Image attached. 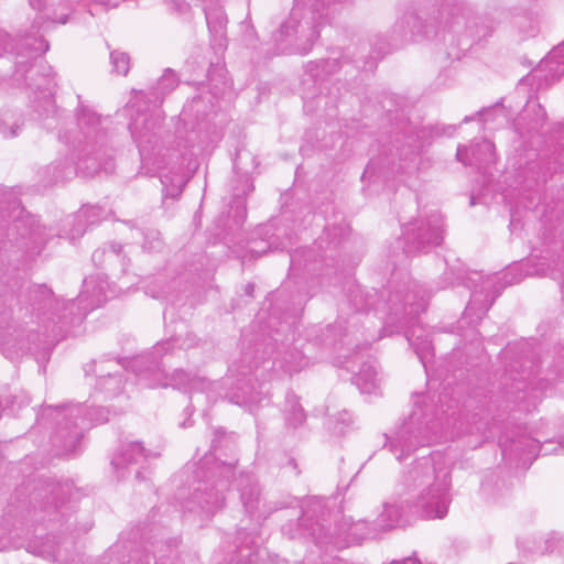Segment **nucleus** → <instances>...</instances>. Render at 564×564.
<instances>
[{
	"label": "nucleus",
	"mask_w": 564,
	"mask_h": 564,
	"mask_svg": "<svg viewBox=\"0 0 564 564\" xmlns=\"http://www.w3.org/2000/svg\"><path fill=\"white\" fill-rule=\"evenodd\" d=\"M30 6L37 11L33 21L31 33L20 35L10 52L14 55L13 80L30 89L34 97L31 98V108L36 119L48 129H57L64 124L62 116L55 106L53 98L56 87L55 74L50 65L43 61L37 62L40 54L48 50V43L37 36L40 31H46L51 24L67 22V12L61 14L45 13L47 0H29ZM10 36L6 43V48ZM78 98L76 113L77 130L68 134L67 131L58 132V138L73 145L70 158L56 160L47 165L42 174L45 185L63 183L76 175L91 177L99 172L111 174L115 171V162L108 148V133L104 127V120L88 107L84 106Z\"/></svg>",
	"instance_id": "1"
},
{
	"label": "nucleus",
	"mask_w": 564,
	"mask_h": 564,
	"mask_svg": "<svg viewBox=\"0 0 564 564\" xmlns=\"http://www.w3.org/2000/svg\"><path fill=\"white\" fill-rule=\"evenodd\" d=\"M107 289L106 282L88 278L77 301L65 302L46 284L30 285L22 295V324L6 334L1 343L3 355L15 360L58 341L70 324L82 322L89 311L107 301Z\"/></svg>",
	"instance_id": "2"
},
{
	"label": "nucleus",
	"mask_w": 564,
	"mask_h": 564,
	"mask_svg": "<svg viewBox=\"0 0 564 564\" xmlns=\"http://www.w3.org/2000/svg\"><path fill=\"white\" fill-rule=\"evenodd\" d=\"M441 0H416L412 8L397 19L391 29V45L419 39L440 40L446 46L449 59H460L476 42L489 36L491 28L474 15L463 2L437 9Z\"/></svg>",
	"instance_id": "3"
},
{
	"label": "nucleus",
	"mask_w": 564,
	"mask_h": 564,
	"mask_svg": "<svg viewBox=\"0 0 564 564\" xmlns=\"http://www.w3.org/2000/svg\"><path fill=\"white\" fill-rule=\"evenodd\" d=\"M441 409L435 404L434 398L417 393L413 397V410L410 416L401 424L395 437H387L386 447L393 453L398 460H402L419 446H427L441 441L454 440L465 434L480 433L482 438L487 435L482 427L485 423L473 424L463 421L456 412L457 402L448 399L444 393L438 397Z\"/></svg>",
	"instance_id": "4"
},
{
	"label": "nucleus",
	"mask_w": 564,
	"mask_h": 564,
	"mask_svg": "<svg viewBox=\"0 0 564 564\" xmlns=\"http://www.w3.org/2000/svg\"><path fill=\"white\" fill-rule=\"evenodd\" d=\"M237 462L217 458L209 464V459L205 457L195 471L196 480L193 492L184 503L185 511L196 513L202 519L213 517L225 506L226 491L234 482L245 511L254 516L259 508L261 489L252 474L237 471Z\"/></svg>",
	"instance_id": "5"
},
{
	"label": "nucleus",
	"mask_w": 564,
	"mask_h": 564,
	"mask_svg": "<svg viewBox=\"0 0 564 564\" xmlns=\"http://www.w3.org/2000/svg\"><path fill=\"white\" fill-rule=\"evenodd\" d=\"M178 337H172L156 344L151 351L133 359L131 366L139 382L148 388L173 387L175 389L185 390L188 388L191 390L204 391L208 394V398L212 393H217L219 397H223L220 390L224 383L220 381H207L204 378L193 376L182 369L174 370L171 376L166 375V361L164 359L167 358L169 355L174 354L176 348L181 349L183 347V344H178ZM250 383L251 379L248 378L247 382L238 388L239 392L231 394L226 392L224 397L228 398L231 403L241 406L252 408L253 405H258L263 400L262 391H256L254 387Z\"/></svg>",
	"instance_id": "6"
},
{
	"label": "nucleus",
	"mask_w": 564,
	"mask_h": 564,
	"mask_svg": "<svg viewBox=\"0 0 564 564\" xmlns=\"http://www.w3.org/2000/svg\"><path fill=\"white\" fill-rule=\"evenodd\" d=\"M74 486L69 481L56 482L53 480L39 481L31 494V503L36 520L45 523L50 531L46 538H35L26 545V551L52 561H58L61 556L57 542V534L85 533L91 525L86 523L78 528L76 521L72 520L73 506L67 505L73 497Z\"/></svg>",
	"instance_id": "7"
},
{
	"label": "nucleus",
	"mask_w": 564,
	"mask_h": 564,
	"mask_svg": "<svg viewBox=\"0 0 564 564\" xmlns=\"http://www.w3.org/2000/svg\"><path fill=\"white\" fill-rule=\"evenodd\" d=\"M376 292L365 293L359 286H356L351 291L350 302L357 312L369 311L371 307L376 312L387 310V326L397 324L398 328L404 329L405 338L425 366V360L432 356V341L429 335L417 334V329L412 325L420 313L426 308L425 291L421 285L412 282L402 291L390 292L387 302L376 303Z\"/></svg>",
	"instance_id": "8"
},
{
	"label": "nucleus",
	"mask_w": 564,
	"mask_h": 564,
	"mask_svg": "<svg viewBox=\"0 0 564 564\" xmlns=\"http://www.w3.org/2000/svg\"><path fill=\"white\" fill-rule=\"evenodd\" d=\"M328 516L327 501L323 498H311L302 508L299 524L308 531L316 544L339 546L341 542L360 543L382 535L375 521H354L352 518H345L343 523L333 529L328 523Z\"/></svg>",
	"instance_id": "9"
},
{
	"label": "nucleus",
	"mask_w": 564,
	"mask_h": 564,
	"mask_svg": "<svg viewBox=\"0 0 564 564\" xmlns=\"http://www.w3.org/2000/svg\"><path fill=\"white\" fill-rule=\"evenodd\" d=\"M329 0H294L288 18L273 34L281 53L307 54L326 22V7Z\"/></svg>",
	"instance_id": "10"
},
{
	"label": "nucleus",
	"mask_w": 564,
	"mask_h": 564,
	"mask_svg": "<svg viewBox=\"0 0 564 564\" xmlns=\"http://www.w3.org/2000/svg\"><path fill=\"white\" fill-rule=\"evenodd\" d=\"M109 410L99 406L88 409L83 404H66L46 406L39 422L45 424L47 420L55 421V432L52 437L58 454L72 456L80 447L84 431L96 424L106 423L109 420Z\"/></svg>",
	"instance_id": "11"
},
{
	"label": "nucleus",
	"mask_w": 564,
	"mask_h": 564,
	"mask_svg": "<svg viewBox=\"0 0 564 564\" xmlns=\"http://www.w3.org/2000/svg\"><path fill=\"white\" fill-rule=\"evenodd\" d=\"M444 280L447 281V285H464L467 289L473 290L471 299L466 306L464 316L460 319V324L469 319V323H478L481 321L490 306L492 305L496 295L489 293L490 288L494 286V278L484 276L481 273L476 271L457 270L454 272L449 270L445 272Z\"/></svg>",
	"instance_id": "12"
},
{
	"label": "nucleus",
	"mask_w": 564,
	"mask_h": 564,
	"mask_svg": "<svg viewBox=\"0 0 564 564\" xmlns=\"http://www.w3.org/2000/svg\"><path fill=\"white\" fill-rule=\"evenodd\" d=\"M403 250L408 256L429 252L444 238V220L441 213L419 215L403 227Z\"/></svg>",
	"instance_id": "13"
},
{
	"label": "nucleus",
	"mask_w": 564,
	"mask_h": 564,
	"mask_svg": "<svg viewBox=\"0 0 564 564\" xmlns=\"http://www.w3.org/2000/svg\"><path fill=\"white\" fill-rule=\"evenodd\" d=\"M451 469H443L438 480L422 488L410 499L413 513L424 519H443L451 505Z\"/></svg>",
	"instance_id": "14"
},
{
	"label": "nucleus",
	"mask_w": 564,
	"mask_h": 564,
	"mask_svg": "<svg viewBox=\"0 0 564 564\" xmlns=\"http://www.w3.org/2000/svg\"><path fill=\"white\" fill-rule=\"evenodd\" d=\"M443 469H451L446 457L441 452H432L415 459L401 475L400 482L406 491L416 494L438 480Z\"/></svg>",
	"instance_id": "15"
},
{
	"label": "nucleus",
	"mask_w": 564,
	"mask_h": 564,
	"mask_svg": "<svg viewBox=\"0 0 564 564\" xmlns=\"http://www.w3.org/2000/svg\"><path fill=\"white\" fill-rule=\"evenodd\" d=\"M499 443L503 458L510 462L514 460L517 465L520 466L531 464L540 451H543L544 455L553 453V451L546 448L545 445H541L538 440L529 436H520L517 440H511L510 442H508L507 438L501 437ZM554 453H564L563 445L560 444L558 447L554 449Z\"/></svg>",
	"instance_id": "16"
},
{
	"label": "nucleus",
	"mask_w": 564,
	"mask_h": 564,
	"mask_svg": "<svg viewBox=\"0 0 564 564\" xmlns=\"http://www.w3.org/2000/svg\"><path fill=\"white\" fill-rule=\"evenodd\" d=\"M122 367L117 360H101L87 365L85 372L97 377L95 393H104L106 398L118 395L122 391Z\"/></svg>",
	"instance_id": "17"
},
{
	"label": "nucleus",
	"mask_w": 564,
	"mask_h": 564,
	"mask_svg": "<svg viewBox=\"0 0 564 564\" xmlns=\"http://www.w3.org/2000/svg\"><path fill=\"white\" fill-rule=\"evenodd\" d=\"M156 456L158 454L147 451L139 442H127L122 443L112 456L111 466L120 479L127 476L131 465H138L149 457Z\"/></svg>",
	"instance_id": "18"
},
{
	"label": "nucleus",
	"mask_w": 564,
	"mask_h": 564,
	"mask_svg": "<svg viewBox=\"0 0 564 564\" xmlns=\"http://www.w3.org/2000/svg\"><path fill=\"white\" fill-rule=\"evenodd\" d=\"M413 512L410 499L384 502L382 511L375 520L381 534L408 523V514Z\"/></svg>",
	"instance_id": "19"
},
{
	"label": "nucleus",
	"mask_w": 564,
	"mask_h": 564,
	"mask_svg": "<svg viewBox=\"0 0 564 564\" xmlns=\"http://www.w3.org/2000/svg\"><path fill=\"white\" fill-rule=\"evenodd\" d=\"M456 158L464 165L481 169L495 162V145L487 139L473 143L469 149L459 145Z\"/></svg>",
	"instance_id": "20"
},
{
	"label": "nucleus",
	"mask_w": 564,
	"mask_h": 564,
	"mask_svg": "<svg viewBox=\"0 0 564 564\" xmlns=\"http://www.w3.org/2000/svg\"><path fill=\"white\" fill-rule=\"evenodd\" d=\"M237 541L239 542L236 563L235 564H258L260 551L257 545V538L246 529L237 532Z\"/></svg>",
	"instance_id": "21"
},
{
	"label": "nucleus",
	"mask_w": 564,
	"mask_h": 564,
	"mask_svg": "<svg viewBox=\"0 0 564 564\" xmlns=\"http://www.w3.org/2000/svg\"><path fill=\"white\" fill-rule=\"evenodd\" d=\"M91 260L99 267H115L119 264L122 267V270H124L128 262L126 254L122 253V246L116 242H110L109 245L95 250L93 252Z\"/></svg>",
	"instance_id": "22"
},
{
	"label": "nucleus",
	"mask_w": 564,
	"mask_h": 564,
	"mask_svg": "<svg viewBox=\"0 0 564 564\" xmlns=\"http://www.w3.org/2000/svg\"><path fill=\"white\" fill-rule=\"evenodd\" d=\"M379 375L373 361L364 362L352 377V382L361 393H373L379 387Z\"/></svg>",
	"instance_id": "23"
},
{
	"label": "nucleus",
	"mask_w": 564,
	"mask_h": 564,
	"mask_svg": "<svg viewBox=\"0 0 564 564\" xmlns=\"http://www.w3.org/2000/svg\"><path fill=\"white\" fill-rule=\"evenodd\" d=\"M24 127V119L20 111L10 108L0 110V134L6 138H15Z\"/></svg>",
	"instance_id": "24"
},
{
	"label": "nucleus",
	"mask_w": 564,
	"mask_h": 564,
	"mask_svg": "<svg viewBox=\"0 0 564 564\" xmlns=\"http://www.w3.org/2000/svg\"><path fill=\"white\" fill-rule=\"evenodd\" d=\"M86 231V224L78 210L75 214H70L61 220L59 230L57 232L58 238L74 241L82 237Z\"/></svg>",
	"instance_id": "25"
},
{
	"label": "nucleus",
	"mask_w": 564,
	"mask_h": 564,
	"mask_svg": "<svg viewBox=\"0 0 564 564\" xmlns=\"http://www.w3.org/2000/svg\"><path fill=\"white\" fill-rule=\"evenodd\" d=\"M155 122L153 120H149L144 116L137 117L130 122L129 129L131 135L138 143L139 148H142L144 143L151 142V137L155 134Z\"/></svg>",
	"instance_id": "26"
},
{
	"label": "nucleus",
	"mask_w": 564,
	"mask_h": 564,
	"mask_svg": "<svg viewBox=\"0 0 564 564\" xmlns=\"http://www.w3.org/2000/svg\"><path fill=\"white\" fill-rule=\"evenodd\" d=\"M540 68L547 70L552 80L564 76V42L549 53L546 58L541 62Z\"/></svg>",
	"instance_id": "27"
},
{
	"label": "nucleus",
	"mask_w": 564,
	"mask_h": 564,
	"mask_svg": "<svg viewBox=\"0 0 564 564\" xmlns=\"http://www.w3.org/2000/svg\"><path fill=\"white\" fill-rule=\"evenodd\" d=\"M284 419L289 427L296 429L302 425L306 419L305 412L293 393H288L284 405Z\"/></svg>",
	"instance_id": "28"
},
{
	"label": "nucleus",
	"mask_w": 564,
	"mask_h": 564,
	"mask_svg": "<svg viewBox=\"0 0 564 564\" xmlns=\"http://www.w3.org/2000/svg\"><path fill=\"white\" fill-rule=\"evenodd\" d=\"M204 12L209 32L214 36L223 39L227 23L224 10L219 7H209L204 8Z\"/></svg>",
	"instance_id": "29"
},
{
	"label": "nucleus",
	"mask_w": 564,
	"mask_h": 564,
	"mask_svg": "<svg viewBox=\"0 0 564 564\" xmlns=\"http://www.w3.org/2000/svg\"><path fill=\"white\" fill-rule=\"evenodd\" d=\"M178 85V78L173 69L166 68L153 88L155 102H162L163 97L170 94Z\"/></svg>",
	"instance_id": "30"
},
{
	"label": "nucleus",
	"mask_w": 564,
	"mask_h": 564,
	"mask_svg": "<svg viewBox=\"0 0 564 564\" xmlns=\"http://www.w3.org/2000/svg\"><path fill=\"white\" fill-rule=\"evenodd\" d=\"M160 178L163 186L164 196L171 198H177L186 183L184 175L180 172L163 174Z\"/></svg>",
	"instance_id": "31"
},
{
	"label": "nucleus",
	"mask_w": 564,
	"mask_h": 564,
	"mask_svg": "<svg viewBox=\"0 0 564 564\" xmlns=\"http://www.w3.org/2000/svg\"><path fill=\"white\" fill-rule=\"evenodd\" d=\"M531 113H533V117L530 119L529 130H538L546 119V111L535 100H529L521 112L520 120L528 119Z\"/></svg>",
	"instance_id": "32"
},
{
	"label": "nucleus",
	"mask_w": 564,
	"mask_h": 564,
	"mask_svg": "<svg viewBox=\"0 0 564 564\" xmlns=\"http://www.w3.org/2000/svg\"><path fill=\"white\" fill-rule=\"evenodd\" d=\"M276 365L281 369H283L288 373H293L300 371L305 365L306 361L304 360V357L299 351H290L288 352L283 359H274L271 362V368H274Z\"/></svg>",
	"instance_id": "33"
},
{
	"label": "nucleus",
	"mask_w": 564,
	"mask_h": 564,
	"mask_svg": "<svg viewBox=\"0 0 564 564\" xmlns=\"http://www.w3.org/2000/svg\"><path fill=\"white\" fill-rule=\"evenodd\" d=\"M352 422L350 413L344 410L337 414H329L326 420V425L332 433L343 435L349 430Z\"/></svg>",
	"instance_id": "34"
},
{
	"label": "nucleus",
	"mask_w": 564,
	"mask_h": 564,
	"mask_svg": "<svg viewBox=\"0 0 564 564\" xmlns=\"http://www.w3.org/2000/svg\"><path fill=\"white\" fill-rule=\"evenodd\" d=\"M79 212L86 224V229L107 217V210L99 205H84Z\"/></svg>",
	"instance_id": "35"
},
{
	"label": "nucleus",
	"mask_w": 564,
	"mask_h": 564,
	"mask_svg": "<svg viewBox=\"0 0 564 564\" xmlns=\"http://www.w3.org/2000/svg\"><path fill=\"white\" fill-rule=\"evenodd\" d=\"M327 332L330 335L339 336L340 341L346 346H355L357 349H360L359 344L356 343L357 336L356 332L348 329V327H344L341 322H337L335 325L329 326Z\"/></svg>",
	"instance_id": "36"
},
{
	"label": "nucleus",
	"mask_w": 564,
	"mask_h": 564,
	"mask_svg": "<svg viewBox=\"0 0 564 564\" xmlns=\"http://www.w3.org/2000/svg\"><path fill=\"white\" fill-rule=\"evenodd\" d=\"M110 63L112 65V72L118 75H127L130 69V57L124 52L117 50L110 52Z\"/></svg>",
	"instance_id": "37"
},
{
	"label": "nucleus",
	"mask_w": 564,
	"mask_h": 564,
	"mask_svg": "<svg viewBox=\"0 0 564 564\" xmlns=\"http://www.w3.org/2000/svg\"><path fill=\"white\" fill-rule=\"evenodd\" d=\"M203 102L202 96H195L191 102L186 104L183 107V110L181 112V116L184 121H188L192 117H195V119H199V106Z\"/></svg>",
	"instance_id": "38"
},
{
	"label": "nucleus",
	"mask_w": 564,
	"mask_h": 564,
	"mask_svg": "<svg viewBox=\"0 0 564 564\" xmlns=\"http://www.w3.org/2000/svg\"><path fill=\"white\" fill-rule=\"evenodd\" d=\"M145 293L153 299L166 300L169 297L167 286L158 284L156 282L147 285Z\"/></svg>",
	"instance_id": "39"
},
{
	"label": "nucleus",
	"mask_w": 564,
	"mask_h": 564,
	"mask_svg": "<svg viewBox=\"0 0 564 564\" xmlns=\"http://www.w3.org/2000/svg\"><path fill=\"white\" fill-rule=\"evenodd\" d=\"M498 111L501 112L500 109H484L481 111H478L474 116H466L463 119V123H467V122H469L471 120H475L476 118H479L484 122H487L489 120V118L494 117Z\"/></svg>",
	"instance_id": "40"
},
{
	"label": "nucleus",
	"mask_w": 564,
	"mask_h": 564,
	"mask_svg": "<svg viewBox=\"0 0 564 564\" xmlns=\"http://www.w3.org/2000/svg\"><path fill=\"white\" fill-rule=\"evenodd\" d=\"M132 558L133 564H164L163 561L158 562L154 555H150L148 553L141 554L140 552H137Z\"/></svg>",
	"instance_id": "41"
},
{
	"label": "nucleus",
	"mask_w": 564,
	"mask_h": 564,
	"mask_svg": "<svg viewBox=\"0 0 564 564\" xmlns=\"http://www.w3.org/2000/svg\"><path fill=\"white\" fill-rule=\"evenodd\" d=\"M259 366H260V362L258 360H254L253 365L243 366L242 369H235L234 366H231L229 368V371H231V372L237 371V373L239 376H242L243 378H246L247 376L251 375L252 370L254 369V377L257 378L258 377L257 372H258Z\"/></svg>",
	"instance_id": "42"
},
{
	"label": "nucleus",
	"mask_w": 564,
	"mask_h": 564,
	"mask_svg": "<svg viewBox=\"0 0 564 564\" xmlns=\"http://www.w3.org/2000/svg\"><path fill=\"white\" fill-rule=\"evenodd\" d=\"M161 245L162 243H161V240L159 238V234L158 232H152L151 240L148 237L145 238V241L143 243V248L147 249L148 251H155V250H159Z\"/></svg>",
	"instance_id": "43"
},
{
	"label": "nucleus",
	"mask_w": 564,
	"mask_h": 564,
	"mask_svg": "<svg viewBox=\"0 0 564 564\" xmlns=\"http://www.w3.org/2000/svg\"><path fill=\"white\" fill-rule=\"evenodd\" d=\"M408 144L410 148V153L412 155L417 154L420 152V150L422 149V142L419 140V137H416L415 139L412 137H409Z\"/></svg>",
	"instance_id": "44"
},
{
	"label": "nucleus",
	"mask_w": 564,
	"mask_h": 564,
	"mask_svg": "<svg viewBox=\"0 0 564 564\" xmlns=\"http://www.w3.org/2000/svg\"><path fill=\"white\" fill-rule=\"evenodd\" d=\"M539 273L543 274V275H550L552 279L561 278V274L554 268H552V269L547 268V270L541 269V271Z\"/></svg>",
	"instance_id": "45"
},
{
	"label": "nucleus",
	"mask_w": 564,
	"mask_h": 564,
	"mask_svg": "<svg viewBox=\"0 0 564 564\" xmlns=\"http://www.w3.org/2000/svg\"><path fill=\"white\" fill-rule=\"evenodd\" d=\"M390 564H422L416 557H406L400 561H393Z\"/></svg>",
	"instance_id": "46"
},
{
	"label": "nucleus",
	"mask_w": 564,
	"mask_h": 564,
	"mask_svg": "<svg viewBox=\"0 0 564 564\" xmlns=\"http://www.w3.org/2000/svg\"><path fill=\"white\" fill-rule=\"evenodd\" d=\"M220 434H224V431H221L220 429L215 431V437L212 442V448L214 451H216L218 448V437Z\"/></svg>",
	"instance_id": "47"
},
{
	"label": "nucleus",
	"mask_w": 564,
	"mask_h": 564,
	"mask_svg": "<svg viewBox=\"0 0 564 564\" xmlns=\"http://www.w3.org/2000/svg\"><path fill=\"white\" fill-rule=\"evenodd\" d=\"M372 172H373L372 164H368L367 167L365 169V172H364L361 178L365 180L366 177H371Z\"/></svg>",
	"instance_id": "48"
},
{
	"label": "nucleus",
	"mask_w": 564,
	"mask_h": 564,
	"mask_svg": "<svg viewBox=\"0 0 564 564\" xmlns=\"http://www.w3.org/2000/svg\"><path fill=\"white\" fill-rule=\"evenodd\" d=\"M188 8H189V6L184 1L176 3V9L181 12L187 11Z\"/></svg>",
	"instance_id": "49"
},
{
	"label": "nucleus",
	"mask_w": 564,
	"mask_h": 564,
	"mask_svg": "<svg viewBox=\"0 0 564 564\" xmlns=\"http://www.w3.org/2000/svg\"><path fill=\"white\" fill-rule=\"evenodd\" d=\"M15 397H12L10 400H0V406H9V404H13Z\"/></svg>",
	"instance_id": "50"
},
{
	"label": "nucleus",
	"mask_w": 564,
	"mask_h": 564,
	"mask_svg": "<svg viewBox=\"0 0 564 564\" xmlns=\"http://www.w3.org/2000/svg\"><path fill=\"white\" fill-rule=\"evenodd\" d=\"M253 290H254V285H253V284H251V283L247 284V286H246V293H247L249 296H252V294H253Z\"/></svg>",
	"instance_id": "51"
},
{
	"label": "nucleus",
	"mask_w": 564,
	"mask_h": 564,
	"mask_svg": "<svg viewBox=\"0 0 564 564\" xmlns=\"http://www.w3.org/2000/svg\"><path fill=\"white\" fill-rule=\"evenodd\" d=\"M102 2H104L105 4L117 6V2H112V0H102Z\"/></svg>",
	"instance_id": "52"
},
{
	"label": "nucleus",
	"mask_w": 564,
	"mask_h": 564,
	"mask_svg": "<svg viewBox=\"0 0 564 564\" xmlns=\"http://www.w3.org/2000/svg\"><path fill=\"white\" fill-rule=\"evenodd\" d=\"M208 79L210 83L214 82V70L208 73Z\"/></svg>",
	"instance_id": "53"
},
{
	"label": "nucleus",
	"mask_w": 564,
	"mask_h": 564,
	"mask_svg": "<svg viewBox=\"0 0 564 564\" xmlns=\"http://www.w3.org/2000/svg\"><path fill=\"white\" fill-rule=\"evenodd\" d=\"M448 130H451V131L448 132V134H453V133L455 132V130H456V127H454V126H449V127H448Z\"/></svg>",
	"instance_id": "54"
},
{
	"label": "nucleus",
	"mask_w": 564,
	"mask_h": 564,
	"mask_svg": "<svg viewBox=\"0 0 564 564\" xmlns=\"http://www.w3.org/2000/svg\"><path fill=\"white\" fill-rule=\"evenodd\" d=\"M267 364H270L268 360H262V368L268 369Z\"/></svg>",
	"instance_id": "55"
},
{
	"label": "nucleus",
	"mask_w": 564,
	"mask_h": 564,
	"mask_svg": "<svg viewBox=\"0 0 564 564\" xmlns=\"http://www.w3.org/2000/svg\"><path fill=\"white\" fill-rule=\"evenodd\" d=\"M142 473L140 470L135 471V478L141 479Z\"/></svg>",
	"instance_id": "56"
},
{
	"label": "nucleus",
	"mask_w": 564,
	"mask_h": 564,
	"mask_svg": "<svg viewBox=\"0 0 564 564\" xmlns=\"http://www.w3.org/2000/svg\"><path fill=\"white\" fill-rule=\"evenodd\" d=\"M252 252H256L258 256H261L264 251H260V250H254V249H251Z\"/></svg>",
	"instance_id": "57"
},
{
	"label": "nucleus",
	"mask_w": 564,
	"mask_h": 564,
	"mask_svg": "<svg viewBox=\"0 0 564 564\" xmlns=\"http://www.w3.org/2000/svg\"><path fill=\"white\" fill-rule=\"evenodd\" d=\"M291 267H294V257L291 256Z\"/></svg>",
	"instance_id": "58"
},
{
	"label": "nucleus",
	"mask_w": 564,
	"mask_h": 564,
	"mask_svg": "<svg viewBox=\"0 0 564 564\" xmlns=\"http://www.w3.org/2000/svg\"><path fill=\"white\" fill-rule=\"evenodd\" d=\"M329 63H330L329 61H325V62H323V64H324V66H325V67H326V66H328V65H329Z\"/></svg>",
	"instance_id": "59"
},
{
	"label": "nucleus",
	"mask_w": 564,
	"mask_h": 564,
	"mask_svg": "<svg viewBox=\"0 0 564 564\" xmlns=\"http://www.w3.org/2000/svg\"><path fill=\"white\" fill-rule=\"evenodd\" d=\"M249 358L248 354H246L242 358V361H246Z\"/></svg>",
	"instance_id": "60"
},
{
	"label": "nucleus",
	"mask_w": 564,
	"mask_h": 564,
	"mask_svg": "<svg viewBox=\"0 0 564 564\" xmlns=\"http://www.w3.org/2000/svg\"><path fill=\"white\" fill-rule=\"evenodd\" d=\"M248 188H249V191H252V189H253V185L250 183V184L248 185Z\"/></svg>",
	"instance_id": "61"
},
{
	"label": "nucleus",
	"mask_w": 564,
	"mask_h": 564,
	"mask_svg": "<svg viewBox=\"0 0 564 564\" xmlns=\"http://www.w3.org/2000/svg\"><path fill=\"white\" fill-rule=\"evenodd\" d=\"M258 518H265V514L260 513V514H258Z\"/></svg>",
	"instance_id": "62"
}]
</instances>
